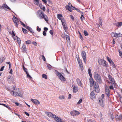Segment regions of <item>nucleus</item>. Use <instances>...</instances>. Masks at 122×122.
Instances as JSON below:
<instances>
[{"label": "nucleus", "instance_id": "4d7b16f0", "mask_svg": "<svg viewBox=\"0 0 122 122\" xmlns=\"http://www.w3.org/2000/svg\"><path fill=\"white\" fill-rule=\"evenodd\" d=\"M32 44L35 46H36L37 45V43L33 41L32 42Z\"/></svg>", "mask_w": 122, "mask_h": 122}, {"label": "nucleus", "instance_id": "8fccbe9b", "mask_svg": "<svg viewBox=\"0 0 122 122\" xmlns=\"http://www.w3.org/2000/svg\"><path fill=\"white\" fill-rule=\"evenodd\" d=\"M79 35H80V38L81 40H83V37L81 34L79 32Z\"/></svg>", "mask_w": 122, "mask_h": 122}, {"label": "nucleus", "instance_id": "393cba45", "mask_svg": "<svg viewBox=\"0 0 122 122\" xmlns=\"http://www.w3.org/2000/svg\"><path fill=\"white\" fill-rule=\"evenodd\" d=\"M26 28L28 30L30 31V32L32 33H34V31L30 27L27 26H26Z\"/></svg>", "mask_w": 122, "mask_h": 122}, {"label": "nucleus", "instance_id": "7c9ffc66", "mask_svg": "<svg viewBox=\"0 0 122 122\" xmlns=\"http://www.w3.org/2000/svg\"><path fill=\"white\" fill-rule=\"evenodd\" d=\"M88 73L90 77H92V74L91 72V70L89 68L88 69Z\"/></svg>", "mask_w": 122, "mask_h": 122}, {"label": "nucleus", "instance_id": "b1692460", "mask_svg": "<svg viewBox=\"0 0 122 122\" xmlns=\"http://www.w3.org/2000/svg\"><path fill=\"white\" fill-rule=\"evenodd\" d=\"M65 8L66 10H68L71 12H72V8L69 5H66L65 6Z\"/></svg>", "mask_w": 122, "mask_h": 122}, {"label": "nucleus", "instance_id": "13d9d810", "mask_svg": "<svg viewBox=\"0 0 122 122\" xmlns=\"http://www.w3.org/2000/svg\"><path fill=\"white\" fill-rule=\"evenodd\" d=\"M70 17L72 20H74V19L73 16L71 15H70Z\"/></svg>", "mask_w": 122, "mask_h": 122}, {"label": "nucleus", "instance_id": "6e6d98bb", "mask_svg": "<svg viewBox=\"0 0 122 122\" xmlns=\"http://www.w3.org/2000/svg\"><path fill=\"white\" fill-rule=\"evenodd\" d=\"M36 30L39 32H40L41 30V28H39L38 26H37Z\"/></svg>", "mask_w": 122, "mask_h": 122}, {"label": "nucleus", "instance_id": "ea45409f", "mask_svg": "<svg viewBox=\"0 0 122 122\" xmlns=\"http://www.w3.org/2000/svg\"><path fill=\"white\" fill-rule=\"evenodd\" d=\"M117 26L120 27L122 25V22H117Z\"/></svg>", "mask_w": 122, "mask_h": 122}, {"label": "nucleus", "instance_id": "09e8293b", "mask_svg": "<svg viewBox=\"0 0 122 122\" xmlns=\"http://www.w3.org/2000/svg\"><path fill=\"white\" fill-rule=\"evenodd\" d=\"M26 74L27 75V77H28L29 78H30L31 79H32V77L29 75L28 72L26 73Z\"/></svg>", "mask_w": 122, "mask_h": 122}, {"label": "nucleus", "instance_id": "e2e57ef3", "mask_svg": "<svg viewBox=\"0 0 122 122\" xmlns=\"http://www.w3.org/2000/svg\"><path fill=\"white\" fill-rule=\"evenodd\" d=\"M16 37L17 38V41L18 42H20V38L18 37H17L16 36Z\"/></svg>", "mask_w": 122, "mask_h": 122}, {"label": "nucleus", "instance_id": "37998d69", "mask_svg": "<svg viewBox=\"0 0 122 122\" xmlns=\"http://www.w3.org/2000/svg\"><path fill=\"white\" fill-rule=\"evenodd\" d=\"M75 111V113L74 114L75 115H78L80 114L79 112L78 111Z\"/></svg>", "mask_w": 122, "mask_h": 122}, {"label": "nucleus", "instance_id": "58836bf2", "mask_svg": "<svg viewBox=\"0 0 122 122\" xmlns=\"http://www.w3.org/2000/svg\"><path fill=\"white\" fill-rule=\"evenodd\" d=\"M84 33L85 36H87L88 35V33L87 32V31L86 30H84Z\"/></svg>", "mask_w": 122, "mask_h": 122}, {"label": "nucleus", "instance_id": "9b49d317", "mask_svg": "<svg viewBox=\"0 0 122 122\" xmlns=\"http://www.w3.org/2000/svg\"><path fill=\"white\" fill-rule=\"evenodd\" d=\"M46 113L47 114V115L49 117L53 118L54 119L56 117V115H55L52 113L50 112H46Z\"/></svg>", "mask_w": 122, "mask_h": 122}, {"label": "nucleus", "instance_id": "a18cd8bd", "mask_svg": "<svg viewBox=\"0 0 122 122\" xmlns=\"http://www.w3.org/2000/svg\"><path fill=\"white\" fill-rule=\"evenodd\" d=\"M99 24L101 25H102V20L101 19L99 18Z\"/></svg>", "mask_w": 122, "mask_h": 122}, {"label": "nucleus", "instance_id": "5fc2aeb1", "mask_svg": "<svg viewBox=\"0 0 122 122\" xmlns=\"http://www.w3.org/2000/svg\"><path fill=\"white\" fill-rule=\"evenodd\" d=\"M43 34L44 36H46V31H44L43 32Z\"/></svg>", "mask_w": 122, "mask_h": 122}, {"label": "nucleus", "instance_id": "ddd939ff", "mask_svg": "<svg viewBox=\"0 0 122 122\" xmlns=\"http://www.w3.org/2000/svg\"><path fill=\"white\" fill-rule=\"evenodd\" d=\"M90 85L91 87H92L95 83L92 77H90L89 78Z\"/></svg>", "mask_w": 122, "mask_h": 122}, {"label": "nucleus", "instance_id": "f3484780", "mask_svg": "<svg viewBox=\"0 0 122 122\" xmlns=\"http://www.w3.org/2000/svg\"><path fill=\"white\" fill-rule=\"evenodd\" d=\"M30 100L33 103L35 104H39L40 103L39 102L38 100L36 99H31Z\"/></svg>", "mask_w": 122, "mask_h": 122}, {"label": "nucleus", "instance_id": "a878e982", "mask_svg": "<svg viewBox=\"0 0 122 122\" xmlns=\"http://www.w3.org/2000/svg\"><path fill=\"white\" fill-rule=\"evenodd\" d=\"M2 7L4 8H5L7 9H9V10H10L12 12V11L11 10L10 8L7 5L5 4H3L2 5Z\"/></svg>", "mask_w": 122, "mask_h": 122}, {"label": "nucleus", "instance_id": "c756f323", "mask_svg": "<svg viewBox=\"0 0 122 122\" xmlns=\"http://www.w3.org/2000/svg\"><path fill=\"white\" fill-rule=\"evenodd\" d=\"M65 36L67 41H70V37L69 36L67 35H65Z\"/></svg>", "mask_w": 122, "mask_h": 122}, {"label": "nucleus", "instance_id": "473e14b6", "mask_svg": "<svg viewBox=\"0 0 122 122\" xmlns=\"http://www.w3.org/2000/svg\"><path fill=\"white\" fill-rule=\"evenodd\" d=\"M14 19H13V20L14 23L15 22H18V20L17 18L15 17H14Z\"/></svg>", "mask_w": 122, "mask_h": 122}, {"label": "nucleus", "instance_id": "6ab92c4d", "mask_svg": "<svg viewBox=\"0 0 122 122\" xmlns=\"http://www.w3.org/2000/svg\"><path fill=\"white\" fill-rule=\"evenodd\" d=\"M41 15L43 16L44 19L46 22H48V19L47 16L46 15L44 14V12H42Z\"/></svg>", "mask_w": 122, "mask_h": 122}, {"label": "nucleus", "instance_id": "680f3d73", "mask_svg": "<svg viewBox=\"0 0 122 122\" xmlns=\"http://www.w3.org/2000/svg\"><path fill=\"white\" fill-rule=\"evenodd\" d=\"M111 35L112 37H114V32H112L111 34Z\"/></svg>", "mask_w": 122, "mask_h": 122}, {"label": "nucleus", "instance_id": "f704fd0d", "mask_svg": "<svg viewBox=\"0 0 122 122\" xmlns=\"http://www.w3.org/2000/svg\"><path fill=\"white\" fill-rule=\"evenodd\" d=\"M42 78H44L46 79H47V76L46 74H42Z\"/></svg>", "mask_w": 122, "mask_h": 122}, {"label": "nucleus", "instance_id": "412c9836", "mask_svg": "<svg viewBox=\"0 0 122 122\" xmlns=\"http://www.w3.org/2000/svg\"><path fill=\"white\" fill-rule=\"evenodd\" d=\"M26 46L23 44L21 48V50L23 52H25L26 51Z\"/></svg>", "mask_w": 122, "mask_h": 122}, {"label": "nucleus", "instance_id": "79ce46f5", "mask_svg": "<svg viewBox=\"0 0 122 122\" xmlns=\"http://www.w3.org/2000/svg\"><path fill=\"white\" fill-rule=\"evenodd\" d=\"M82 101V99H80L79 101L77 103V104H79L81 103Z\"/></svg>", "mask_w": 122, "mask_h": 122}, {"label": "nucleus", "instance_id": "20e7f679", "mask_svg": "<svg viewBox=\"0 0 122 122\" xmlns=\"http://www.w3.org/2000/svg\"><path fill=\"white\" fill-rule=\"evenodd\" d=\"M56 72L57 73V76L62 81H66V79L65 77L62 75V74L57 70H56Z\"/></svg>", "mask_w": 122, "mask_h": 122}, {"label": "nucleus", "instance_id": "774afa93", "mask_svg": "<svg viewBox=\"0 0 122 122\" xmlns=\"http://www.w3.org/2000/svg\"><path fill=\"white\" fill-rule=\"evenodd\" d=\"M107 60H108L109 62H110V61H111V58H110L109 57H107Z\"/></svg>", "mask_w": 122, "mask_h": 122}, {"label": "nucleus", "instance_id": "9d476101", "mask_svg": "<svg viewBox=\"0 0 122 122\" xmlns=\"http://www.w3.org/2000/svg\"><path fill=\"white\" fill-rule=\"evenodd\" d=\"M105 92L106 94L107 95L108 97H109L110 94V91L108 87L106 86H105Z\"/></svg>", "mask_w": 122, "mask_h": 122}, {"label": "nucleus", "instance_id": "2f4dec72", "mask_svg": "<svg viewBox=\"0 0 122 122\" xmlns=\"http://www.w3.org/2000/svg\"><path fill=\"white\" fill-rule=\"evenodd\" d=\"M39 6L40 9L43 10V11H45V6H43L42 7V5H39Z\"/></svg>", "mask_w": 122, "mask_h": 122}, {"label": "nucleus", "instance_id": "aec40b11", "mask_svg": "<svg viewBox=\"0 0 122 122\" xmlns=\"http://www.w3.org/2000/svg\"><path fill=\"white\" fill-rule=\"evenodd\" d=\"M108 77L112 83L114 84L115 83L114 80V79L112 77V76L110 75H108Z\"/></svg>", "mask_w": 122, "mask_h": 122}, {"label": "nucleus", "instance_id": "dca6fc26", "mask_svg": "<svg viewBox=\"0 0 122 122\" xmlns=\"http://www.w3.org/2000/svg\"><path fill=\"white\" fill-rule=\"evenodd\" d=\"M54 119L57 122H64L63 120L61 119L60 117H58L56 116V117L54 118Z\"/></svg>", "mask_w": 122, "mask_h": 122}, {"label": "nucleus", "instance_id": "f257e3e1", "mask_svg": "<svg viewBox=\"0 0 122 122\" xmlns=\"http://www.w3.org/2000/svg\"><path fill=\"white\" fill-rule=\"evenodd\" d=\"M13 90L11 92V93L12 94L13 93V95H15V93L16 95L19 96V97H21L23 96V94L19 91V89H16L15 86H13Z\"/></svg>", "mask_w": 122, "mask_h": 122}, {"label": "nucleus", "instance_id": "e433bc0d", "mask_svg": "<svg viewBox=\"0 0 122 122\" xmlns=\"http://www.w3.org/2000/svg\"><path fill=\"white\" fill-rule=\"evenodd\" d=\"M65 98V97L63 95L60 96L59 97V98L60 99H64Z\"/></svg>", "mask_w": 122, "mask_h": 122}, {"label": "nucleus", "instance_id": "de8ad7c7", "mask_svg": "<svg viewBox=\"0 0 122 122\" xmlns=\"http://www.w3.org/2000/svg\"><path fill=\"white\" fill-rule=\"evenodd\" d=\"M112 65L113 68H115L116 67V66L113 61H112Z\"/></svg>", "mask_w": 122, "mask_h": 122}, {"label": "nucleus", "instance_id": "c9c22d12", "mask_svg": "<svg viewBox=\"0 0 122 122\" xmlns=\"http://www.w3.org/2000/svg\"><path fill=\"white\" fill-rule=\"evenodd\" d=\"M22 30L23 31L24 34H26L27 33V31L26 29H24L23 28H22Z\"/></svg>", "mask_w": 122, "mask_h": 122}, {"label": "nucleus", "instance_id": "423d86ee", "mask_svg": "<svg viewBox=\"0 0 122 122\" xmlns=\"http://www.w3.org/2000/svg\"><path fill=\"white\" fill-rule=\"evenodd\" d=\"M94 85V88L95 89V91L97 92H99L100 89L98 83L95 82V83Z\"/></svg>", "mask_w": 122, "mask_h": 122}, {"label": "nucleus", "instance_id": "0eeeda50", "mask_svg": "<svg viewBox=\"0 0 122 122\" xmlns=\"http://www.w3.org/2000/svg\"><path fill=\"white\" fill-rule=\"evenodd\" d=\"M81 55L83 60L84 62L86 63V52L84 51H82L81 53Z\"/></svg>", "mask_w": 122, "mask_h": 122}, {"label": "nucleus", "instance_id": "69168bd1", "mask_svg": "<svg viewBox=\"0 0 122 122\" xmlns=\"http://www.w3.org/2000/svg\"><path fill=\"white\" fill-rule=\"evenodd\" d=\"M12 35L13 37L15 36V35L13 31H12Z\"/></svg>", "mask_w": 122, "mask_h": 122}, {"label": "nucleus", "instance_id": "72a5a7b5", "mask_svg": "<svg viewBox=\"0 0 122 122\" xmlns=\"http://www.w3.org/2000/svg\"><path fill=\"white\" fill-rule=\"evenodd\" d=\"M1 105L7 108L9 110H11V108L9 106H8L7 105L4 104H2Z\"/></svg>", "mask_w": 122, "mask_h": 122}, {"label": "nucleus", "instance_id": "864d4df0", "mask_svg": "<svg viewBox=\"0 0 122 122\" xmlns=\"http://www.w3.org/2000/svg\"><path fill=\"white\" fill-rule=\"evenodd\" d=\"M88 122H96L95 121H92L91 120H87Z\"/></svg>", "mask_w": 122, "mask_h": 122}, {"label": "nucleus", "instance_id": "052dcab7", "mask_svg": "<svg viewBox=\"0 0 122 122\" xmlns=\"http://www.w3.org/2000/svg\"><path fill=\"white\" fill-rule=\"evenodd\" d=\"M44 30L45 31H47L48 30V28L47 27H45L44 28Z\"/></svg>", "mask_w": 122, "mask_h": 122}, {"label": "nucleus", "instance_id": "338daca9", "mask_svg": "<svg viewBox=\"0 0 122 122\" xmlns=\"http://www.w3.org/2000/svg\"><path fill=\"white\" fill-rule=\"evenodd\" d=\"M24 113L25 114H26V115L28 116H29V115H30L29 114V113H28V112H25Z\"/></svg>", "mask_w": 122, "mask_h": 122}, {"label": "nucleus", "instance_id": "c03bdc74", "mask_svg": "<svg viewBox=\"0 0 122 122\" xmlns=\"http://www.w3.org/2000/svg\"><path fill=\"white\" fill-rule=\"evenodd\" d=\"M75 113V111H71L70 112V114H71V115L72 116H74L75 115L74 114V113Z\"/></svg>", "mask_w": 122, "mask_h": 122}, {"label": "nucleus", "instance_id": "39448f33", "mask_svg": "<svg viewBox=\"0 0 122 122\" xmlns=\"http://www.w3.org/2000/svg\"><path fill=\"white\" fill-rule=\"evenodd\" d=\"M64 19H62L61 20V22L62 25L63 26V28L65 31L66 32L68 28L67 25Z\"/></svg>", "mask_w": 122, "mask_h": 122}, {"label": "nucleus", "instance_id": "f8f14e48", "mask_svg": "<svg viewBox=\"0 0 122 122\" xmlns=\"http://www.w3.org/2000/svg\"><path fill=\"white\" fill-rule=\"evenodd\" d=\"M42 12H43L42 10H39L37 13V14L38 15V17L41 19L43 18V16L42 15H41V14Z\"/></svg>", "mask_w": 122, "mask_h": 122}, {"label": "nucleus", "instance_id": "4be33fe9", "mask_svg": "<svg viewBox=\"0 0 122 122\" xmlns=\"http://www.w3.org/2000/svg\"><path fill=\"white\" fill-rule=\"evenodd\" d=\"M122 36V34L120 33H117L114 32V37H120Z\"/></svg>", "mask_w": 122, "mask_h": 122}, {"label": "nucleus", "instance_id": "4c0bfd02", "mask_svg": "<svg viewBox=\"0 0 122 122\" xmlns=\"http://www.w3.org/2000/svg\"><path fill=\"white\" fill-rule=\"evenodd\" d=\"M26 43L27 44H31V41L30 40L26 41H25Z\"/></svg>", "mask_w": 122, "mask_h": 122}, {"label": "nucleus", "instance_id": "f03ea898", "mask_svg": "<svg viewBox=\"0 0 122 122\" xmlns=\"http://www.w3.org/2000/svg\"><path fill=\"white\" fill-rule=\"evenodd\" d=\"M94 75L96 81L99 83L101 84L102 83V81L100 76L96 72L94 73Z\"/></svg>", "mask_w": 122, "mask_h": 122}, {"label": "nucleus", "instance_id": "cd10ccee", "mask_svg": "<svg viewBox=\"0 0 122 122\" xmlns=\"http://www.w3.org/2000/svg\"><path fill=\"white\" fill-rule=\"evenodd\" d=\"M47 66L49 70H51L52 69V67L49 64H47Z\"/></svg>", "mask_w": 122, "mask_h": 122}, {"label": "nucleus", "instance_id": "4468645a", "mask_svg": "<svg viewBox=\"0 0 122 122\" xmlns=\"http://www.w3.org/2000/svg\"><path fill=\"white\" fill-rule=\"evenodd\" d=\"M95 97L96 95L94 93V91H93L90 93V97L91 99H93L95 98Z\"/></svg>", "mask_w": 122, "mask_h": 122}, {"label": "nucleus", "instance_id": "bb28decb", "mask_svg": "<svg viewBox=\"0 0 122 122\" xmlns=\"http://www.w3.org/2000/svg\"><path fill=\"white\" fill-rule=\"evenodd\" d=\"M34 4L36 5H38L39 4V0H34Z\"/></svg>", "mask_w": 122, "mask_h": 122}, {"label": "nucleus", "instance_id": "2eb2a0df", "mask_svg": "<svg viewBox=\"0 0 122 122\" xmlns=\"http://www.w3.org/2000/svg\"><path fill=\"white\" fill-rule=\"evenodd\" d=\"M115 118L117 120L120 121L122 118L121 115H118L116 114L115 116Z\"/></svg>", "mask_w": 122, "mask_h": 122}, {"label": "nucleus", "instance_id": "0e129e2a", "mask_svg": "<svg viewBox=\"0 0 122 122\" xmlns=\"http://www.w3.org/2000/svg\"><path fill=\"white\" fill-rule=\"evenodd\" d=\"M51 35H52L53 34V32L52 30H50L49 31Z\"/></svg>", "mask_w": 122, "mask_h": 122}, {"label": "nucleus", "instance_id": "5701e85b", "mask_svg": "<svg viewBox=\"0 0 122 122\" xmlns=\"http://www.w3.org/2000/svg\"><path fill=\"white\" fill-rule=\"evenodd\" d=\"M76 82L79 86L81 87H82V84L81 83V81L80 79L78 78H77L76 79Z\"/></svg>", "mask_w": 122, "mask_h": 122}, {"label": "nucleus", "instance_id": "a211bd4d", "mask_svg": "<svg viewBox=\"0 0 122 122\" xmlns=\"http://www.w3.org/2000/svg\"><path fill=\"white\" fill-rule=\"evenodd\" d=\"M72 86L73 88V92L76 93L78 91V89L77 86L74 85H73Z\"/></svg>", "mask_w": 122, "mask_h": 122}, {"label": "nucleus", "instance_id": "6e6552de", "mask_svg": "<svg viewBox=\"0 0 122 122\" xmlns=\"http://www.w3.org/2000/svg\"><path fill=\"white\" fill-rule=\"evenodd\" d=\"M98 103L101 106L104 107L105 104L104 102V99H99Z\"/></svg>", "mask_w": 122, "mask_h": 122}, {"label": "nucleus", "instance_id": "49530a36", "mask_svg": "<svg viewBox=\"0 0 122 122\" xmlns=\"http://www.w3.org/2000/svg\"><path fill=\"white\" fill-rule=\"evenodd\" d=\"M20 22L21 23V24L22 25L23 27L25 28H26V26H27L26 25H25L22 22L20 21Z\"/></svg>", "mask_w": 122, "mask_h": 122}, {"label": "nucleus", "instance_id": "603ef678", "mask_svg": "<svg viewBox=\"0 0 122 122\" xmlns=\"http://www.w3.org/2000/svg\"><path fill=\"white\" fill-rule=\"evenodd\" d=\"M104 94H102L101 96V98H100L99 99H104Z\"/></svg>", "mask_w": 122, "mask_h": 122}, {"label": "nucleus", "instance_id": "3c124183", "mask_svg": "<svg viewBox=\"0 0 122 122\" xmlns=\"http://www.w3.org/2000/svg\"><path fill=\"white\" fill-rule=\"evenodd\" d=\"M83 18L85 19V17H84L83 15H82L81 16L80 19L81 21H83Z\"/></svg>", "mask_w": 122, "mask_h": 122}, {"label": "nucleus", "instance_id": "1a4fd4ad", "mask_svg": "<svg viewBox=\"0 0 122 122\" xmlns=\"http://www.w3.org/2000/svg\"><path fill=\"white\" fill-rule=\"evenodd\" d=\"M78 64L79 65L80 68H81V71H83V64L82 61L80 59H78Z\"/></svg>", "mask_w": 122, "mask_h": 122}, {"label": "nucleus", "instance_id": "c85d7f7f", "mask_svg": "<svg viewBox=\"0 0 122 122\" xmlns=\"http://www.w3.org/2000/svg\"><path fill=\"white\" fill-rule=\"evenodd\" d=\"M57 17L58 18L59 20H61V17H62V15L61 14H58L57 15Z\"/></svg>", "mask_w": 122, "mask_h": 122}, {"label": "nucleus", "instance_id": "bf43d9fd", "mask_svg": "<svg viewBox=\"0 0 122 122\" xmlns=\"http://www.w3.org/2000/svg\"><path fill=\"white\" fill-rule=\"evenodd\" d=\"M4 67H5L4 66H2L0 69V71H3V70H4Z\"/></svg>", "mask_w": 122, "mask_h": 122}, {"label": "nucleus", "instance_id": "a19ab883", "mask_svg": "<svg viewBox=\"0 0 122 122\" xmlns=\"http://www.w3.org/2000/svg\"><path fill=\"white\" fill-rule=\"evenodd\" d=\"M118 51L119 52V56L121 58H122V52L120 51L119 50H118Z\"/></svg>", "mask_w": 122, "mask_h": 122}, {"label": "nucleus", "instance_id": "7ed1b4c3", "mask_svg": "<svg viewBox=\"0 0 122 122\" xmlns=\"http://www.w3.org/2000/svg\"><path fill=\"white\" fill-rule=\"evenodd\" d=\"M98 62L100 65H102L106 67H107L106 62L104 60L102 59H100L98 60Z\"/></svg>", "mask_w": 122, "mask_h": 122}]
</instances>
